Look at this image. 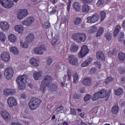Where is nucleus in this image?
<instances>
[{
	"label": "nucleus",
	"instance_id": "64",
	"mask_svg": "<svg viewBox=\"0 0 125 125\" xmlns=\"http://www.w3.org/2000/svg\"><path fill=\"white\" fill-rule=\"evenodd\" d=\"M55 13H56V10H53L50 12V14H51L52 15L55 14Z\"/></svg>",
	"mask_w": 125,
	"mask_h": 125
},
{
	"label": "nucleus",
	"instance_id": "37",
	"mask_svg": "<svg viewBox=\"0 0 125 125\" xmlns=\"http://www.w3.org/2000/svg\"><path fill=\"white\" fill-rule=\"evenodd\" d=\"M104 4V0H98L96 4L97 7H102Z\"/></svg>",
	"mask_w": 125,
	"mask_h": 125
},
{
	"label": "nucleus",
	"instance_id": "17",
	"mask_svg": "<svg viewBox=\"0 0 125 125\" xmlns=\"http://www.w3.org/2000/svg\"><path fill=\"white\" fill-rule=\"evenodd\" d=\"M16 93V90L12 89H5L3 91V94L6 96L8 95H14Z\"/></svg>",
	"mask_w": 125,
	"mask_h": 125
},
{
	"label": "nucleus",
	"instance_id": "32",
	"mask_svg": "<svg viewBox=\"0 0 125 125\" xmlns=\"http://www.w3.org/2000/svg\"><path fill=\"white\" fill-rule=\"evenodd\" d=\"M118 59L119 61H124L125 60V54L124 52H120L118 54Z\"/></svg>",
	"mask_w": 125,
	"mask_h": 125
},
{
	"label": "nucleus",
	"instance_id": "39",
	"mask_svg": "<svg viewBox=\"0 0 125 125\" xmlns=\"http://www.w3.org/2000/svg\"><path fill=\"white\" fill-rule=\"evenodd\" d=\"M124 90L122 88H119L118 90H115V93L116 95L120 96L122 95Z\"/></svg>",
	"mask_w": 125,
	"mask_h": 125
},
{
	"label": "nucleus",
	"instance_id": "19",
	"mask_svg": "<svg viewBox=\"0 0 125 125\" xmlns=\"http://www.w3.org/2000/svg\"><path fill=\"white\" fill-rule=\"evenodd\" d=\"M93 59L92 58H89L85 60L81 64V67H87L89 64H91L92 62Z\"/></svg>",
	"mask_w": 125,
	"mask_h": 125
},
{
	"label": "nucleus",
	"instance_id": "63",
	"mask_svg": "<svg viewBox=\"0 0 125 125\" xmlns=\"http://www.w3.org/2000/svg\"><path fill=\"white\" fill-rule=\"evenodd\" d=\"M61 86L63 88H64V87H66V86H65V83H66V82H65V81H64L63 82H61Z\"/></svg>",
	"mask_w": 125,
	"mask_h": 125
},
{
	"label": "nucleus",
	"instance_id": "44",
	"mask_svg": "<svg viewBox=\"0 0 125 125\" xmlns=\"http://www.w3.org/2000/svg\"><path fill=\"white\" fill-rule=\"evenodd\" d=\"M46 89V86H44V85H42V84H41L40 89V91L41 92H42V93H43L44 91H45V89Z\"/></svg>",
	"mask_w": 125,
	"mask_h": 125
},
{
	"label": "nucleus",
	"instance_id": "60",
	"mask_svg": "<svg viewBox=\"0 0 125 125\" xmlns=\"http://www.w3.org/2000/svg\"><path fill=\"white\" fill-rule=\"evenodd\" d=\"M90 33H95L96 32V28H92L90 29Z\"/></svg>",
	"mask_w": 125,
	"mask_h": 125
},
{
	"label": "nucleus",
	"instance_id": "55",
	"mask_svg": "<svg viewBox=\"0 0 125 125\" xmlns=\"http://www.w3.org/2000/svg\"><path fill=\"white\" fill-rule=\"evenodd\" d=\"M91 111L93 113H97L98 111V107L96 106L95 107H93Z\"/></svg>",
	"mask_w": 125,
	"mask_h": 125
},
{
	"label": "nucleus",
	"instance_id": "26",
	"mask_svg": "<svg viewBox=\"0 0 125 125\" xmlns=\"http://www.w3.org/2000/svg\"><path fill=\"white\" fill-rule=\"evenodd\" d=\"M73 8L75 11H80L81 10V4L79 2H74L73 3Z\"/></svg>",
	"mask_w": 125,
	"mask_h": 125
},
{
	"label": "nucleus",
	"instance_id": "40",
	"mask_svg": "<svg viewBox=\"0 0 125 125\" xmlns=\"http://www.w3.org/2000/svg\"><path fill=\"white\" fill-rule=\"evenodd\" d=\"M6 39V37H5V35H4V33L3 32H0V41L1 42H5V39Z\"/></svg>",
	"mask_w": 125,
	"mask_h": 125
},
{
	"label": "nucleus",
	"instance_id": "33",
	"mask_svg": "<svg viewBox=\"0 0 125 125\" xmlns=\"http://www.w3.org/2000/svg\"><path fill=\"white\" fill-rule=\"evenodd\" d=\"M42 71H39L38 72L34 71L33 73V77L34 79H39L41 78L42 75Z\"/></svg>",
	"mask_w": 125,
	"mask_h": 125
},
{
	"label": "nucleus",
	"instance_id": "1",
	"mask_svg": "<svg viewBox=\"0 0 125 125\" xmlns=\"http://www.w3.org/2000/svg\"><path fill=\"white\" fill-rule=\"evenodd\" d=\"M110 97V94L107 92L106 90L102 89L98 92L95 93L92 98V100L96 101L99 98H105V101H108Z\"/></svg>",
	"mask_w": 125,
	"mask_h": 125
},
{
	"label": "nucleus",
	"instance_id": "3",
	"mask_svg": "<svg viewBox=\"0 0 125 125\" xmlns=\"http://www.w3.org/2000/svg\"><path fill=\"white\" fill-rule=\"evenodd\" d=\"M42 103V100L39 98L33 97L31 99L28 104L31 110H36Z\"/></svg>",
	"mask_w": 125,
	"mask_h": 125
},
{
	"label": "nucleus",
	"instance_id": "22",
	"mask_svg": "<svg viewBox=\"0 0 125 125\" xmlns=\"http://www.w3.org/2000/svg\"><path fill=\"white\" fill-rule=\"evenodd\" d=\"M51 83H52V79H44L42 81L41 84L45 86H48L50 85Z\"/></svg>",
	"mask_w": 125,
	"mask_h": 125
},
{
	"label": "nucleus",
	"instance_id": "59",
	"mask_svg": "<svg viewBox=\"0 0 125 125\" xmlns=\"http://www.w3.org/2000/svg\"><path fill=\"white\" fill-rule=\"evenodd\" d=\"M3 107H4V104L0 102V112H1L2 111Z\"/></svg>",
	"mask_w": 125,
	"mask_h": 125
},
{
	"label": "nucleus",
	"instance_id": "18",
	"mask_svg": "<svg viewBox=\"0 0 125 125\" xmlns=\"http://www.w3.org/2000/svg\"><path fill=\"white\" fill-rule=\"evenodd\" d=\"M0 26L2 31H8V29H9V24L6 21L1 22Z\"/></svg>",
	"mask_w": 125,
	"mask_h": 125
},
{
	"label": "nucleus",
	"instance_id": "50",
	"mask_svg": "<svg viewBox=\"0 0 125 125\" xmlns=\"http://www.w3.org/2000/svg\"><path fill=\"white\" fill-rule=\"evenodd\" d=\"M94 64L96 65V66H97V67H99V69H100V68H101V62L99 61H97L95 62Z\"/></svg>",
	"mask_w": 125,
	"mask_h": 125
},
{
	"label": "nucleus",
	"instance_id": "54",
	"mask_svg": "<svg viewBox=\"0 0 125 125\" xmlns=\"http://www.w3.org/2000/svg\"><path fill=\"white\" fill-rule=\"evenodd\" d=\"M70 114L73 115V116H76L77 112H76V110L72 108L70 110Z\"/></svg>",
	"mask_w": 125,
	"mask_h": 125
},
{
	"label": "nucleus",
	"instance_id": "5",
	"mask_svg": "<svg viewBox=\"0 0 125 125\" xmlns=\"http://www.w3.org/2000/svg\"><path fill=\"white\" fill-rule=\"evenodd\" d=\"M16 82L19 85V89L23 90L26 88V83H27V79H17Z\"/></svg>",
	"mask_w": 125,
	"mask_h": 125
},
{
	"label": "nucleus",
	"instance_id": "29",
	"mask_svg": "<svg viewBox=\"0 0 125 125\" xmlns=\"http://www.w3.org/2000/svg\"><path fill=\"white\" fill-rule=\"evenodd\" d=\"M10 51L14 55H18L19 53V51L18 50V48L16 47L12 46L10 48Z\"/></svg>",
	"mask_w": 125,
	"mask_h": 125
},
{
	"label": "nucleus",
	"instance_id": "36",
	"mask_svg": "<svg viewBox=\"0 0 125 125\" xmlns=\"http://www.w3.org/2000/svg\"><path fill=\"white\" fill-rule=\"evenodd\" d=\"M81 22H82V19L80 18H76L73 21V23L74 25H75L76 26H77V25H80Z\"/></svg>",
	"mask_w": 125,
	"mask_h": 125
},
{
	"label": "nucleus",
	"instance_id": "6",
	"mask_svg": "<svg viewBox=\"0 0 125 125\" xmlns=\"http://www.w3.org/2000/svg\"><path fill=\"white\" fill-rule=\"evenodd\" d=\"M0 3L5 8L8 9L11 8L14 5V3L11 0H0Z\"/></svg>",
	"mask_w": 125,
	"mask_h": 125
},
{
	"label": "nucleus",
	"instance_id": "25",
	"mask_svg": "<svg viewBox=\"0 0 125 125\" xmlns=\"http://www.w3.org/2000/svg\"><path fill=\"white\" fill-rule=\"evenodd\" d=\"M35 40V36L33 33L29 34L26 36V41L27 42H32Z\"/></svg>",
	"mask_w": 125,
	"mask_h": 125
},
{
	"label": "nucleus",
	"instance_id": "51",
	"mask_svg": "<svg viewBox=\"0 0 125 125\" xmlns=\"http://www.w3.org/2000/svg\"><path fill=\"white\" fill-rule=\"evenodd\" d=\"M111 82H113V79H106L104 81V83H105V84H109Z\"/></svg>",
	"mask_w": 125,
	"mask_h": 125
},
{
	"label": "nucleus",
	"instance_id": "45",
	"mask_svg": "<svg viewBox=\"0 0 125 125\" xmlns=\"http://www.w3.org/2000/svg\"><path fill=\"white\" fill-rule=\"evenodd\" d=\"M118 72L119 73H120V74H121V75H124V74H125V68L121 67L119 68L118 69Z\"/></svg>",
	"mask_w": 125,
	"mask_h": 125
},
{
	"label": "nucleus",
	"instance_id": "8",
	"mask_svg": "<svg viewBox=\"0 0 125 125\" xmlns=\"http://www.w3.org/2000/svg\"><path fill=\"white\" fill-rule=\"evenodd\" d=\"M67 60L71 65L73 66H78L79 65V60L74 55H71L68 56Z\"/></svg>",
	"mask_w": 125,
	"mask_h": 125
},
{
	"label": "nucleus",
	"instance_id": "49",
	"mask_svg": "<svg viewBox=\"0 0 125 125\" xmlns=\"http://www.w3.org/2000/svg\"><path fill=\"white\" fill-rule=\"evenodd\" d=\"M73 98L74 99H80V98H82V96L78 94H75L73 95Z\"/></svg>",
	"mask_w": 125,
	"mask_h": 125
},
{
	"label": "nucleus",
	"instance_id": "61",
	"mask_svg": "<svg viewBox=\"0 0 125 125\" xmlns=\"http://www.w3.org/2000/svg\"><path fill=\"white\" fill-rule=\"evenodd\" d=\"M67 76H68V79H71V71L70 70L67 71Z\"/></svg>",
	"mask_w": 125,
	"mask_h": 125
},
{
	"label": "nucleus",
	"instance_id": "42",
	"mask_svg": "<svg viewBox=\"0 0 125 125\" xmlns=\"http://www.w3.org/2000/svg\"><path fill=\"white\" fill-rule=\"evenodd\" d=\"M101 21H104L105 17H106V13L104 11H101L100 13Z\"/></svg>",
	"mask_w": 125,
	"mask_h": 125
},
{
	"label": "nucleus",
	"instance_id": "2",
	"mask_svg": "<svg viewBox=\"0 0 125 125\" xmlns=\"http://www.w3.org/2000/svg\"><path fill=\"white\" fill-rule=\"evenodd\" d=\"M72 38L77 43H82V42H84L86 41V35L83 33H74L72 35Z\"/></svg>",
	"mask_w": 125,
	"mask_h": 125
},
{
	"label": "nucleus",
	"instance_id": "57",
	"mask_svg": "<svg viewBox=\"0 0 125 125\" xmlns=\"http://www.w3.org/2000/svg\"><path fill=\"white\" fill-rule=\"evenodd\" d=\"M52 63V60L51 59H48L47 60V65L49 66L50 65H51Z\"/></svg>",
	"mask_w": 125,
	"mask_h": 125
},
{
	"label": "nucleus",
	"instance_id": "41",
	"mask_svg": "<svg viewBox=\"0 0 125 125\" xmlns=\"http://www.w3.org/2000/svg\"><path fill=\"white\" fill-rule=\"evenodd\" d=\"M119 106L115 105L112 108V112L113 114H117L119 112Z\"/></svg>",
	"mask_w": 125,
	"mask_h": 125
},
{
	"label": "nucleus",
	"instance_id": "27",
	"mask_svg": "<svg viewBox=\"0 0 125 125\" xmlns=\"http://www.w3.org/2000/svg\"><path fill=\"white\" fill-rule=\"evenodd\" d=\"M79 50V45L77 44H73L71 45L70 50L71 52H77Z\"/></svg>",
	"mask_w": 125,
	"mask_h": 125
},
{
	"label": "nucleus",
	"instance_id": "13",
	"mask_svg": "<svg viewBox=\"0 0 125 125\" xmlns=\"http://www.w3.org/2000/svg\"><path fill=\"white\" fill-rule=\"evenodd\" d=\"M34 22L35 19H34V17H29L26 20L22 21V24L24 26H26V27H29V26H31Z\"/></svg>",
	"mask_w": 125,
	"mask_h": 125
},
{
	"label": "nucleus",
	"instance_id": "12",
	"mask_svg": "<svg viewBox=\"0 0 125 125\" xmlns=\"http://www.w3.org/2000/svg\"><path fill=\"white\" fill-rule=\"evenodd\" d=\"M43 51H46V48L44 44H42L39 47H36L34 49V53L36 54H43Z\"/></svg>",
	"mask_w": 125,
	"mask_h": 125
},
{
	"label": "nucleus",
	"instance_id": "15",
	"mask_svg": "<svg viewBox=\"0 0 125 125\" xmlns=\"http://www.w3.org/2000/svg\"><path fill=\"white\" fill-rule=\"evenodd\" d=\"M48 89L50 92H56V91H57V90L59 89L58 84L57 83H50V84L48 86Z\"/></svg>",
	"mask_w": 125,
	"mask_h": 125
},
{
	"label": "nucleus",
	"instance_id": "47",
	"mask_svg": "<svg viewBox=\"0 0 125 125\" xmlns=\"http://www.w3.org/2000/svg\"><path fill=\"white\" fill-rule=\"evenodd\" d=\"M89 100H90V96L89 94H87L85 97H84V101L85 102H87Z\"/></svg>",
	"mask_w": 125,
	"mask_h": 125
},
{
	"label": "nucleus",
	"instance_id": "58",
	"mask_svg": "<svg viewBox=\"0 0 125 125\" xmlns=\"http://www.w3.org/2000/svg\"><path fill=\"white\" fill-rule=\"evenodd\" d=\"M57 39H55V37H54V38L52 39V44H53V45H54V44H55V43H56V42H57Z\"/></svg>",
	"mask_w": 125,
	"mask_h": 125
},
{
	"label": "nucleus",
	"instance_id": "4",
	"mask_svg": "<svg viewBox=\"0 0 125 125\" xmlns=\"http://www.w3.org/2000/svg\"><path fill=\"white\" fill-rule=\"evenodd\" d=\"M82 2L85 4L82 6V11L83 13H87L89 11V6L87 4L92 3L93 0H82Z\"/></svg>",
	"mask_w": 125,
	"mask_h": 125
},
{
	"label": "nucleus",
	"instance_id": "30",
	"mask_svg": "<svg viewBox=\"0 0 125 125\" xmlns=\"http://www.w3.org/2000/svg\"><path fill=\"white\" fill-rule=\"evenodd\" d=\"M120 31H121V25H117L115 27L113 33V37H116L118 35H119V33H120Z\"/></svg>",
	"mask_w": 125,
	"mask_h": 125
},
{
	"label": "nucleus",
	"instance_id": "23",
	"mask_svg": "<svg viewBox=\"0 0 125 125\" xmlns=\"http://www.w3.org/2000/svg\"><path fill=\"white\" fill-rule=\"evenodd\" d=\"M15 31L18 32L19 34H22L24 32V29L23 28V26L21 24L17 25L14 28Z\"/></svg>",
	"mask_w": 125,
	"mask_h": 125
},
{
	"label": "nucleus",
	"instance_id": "10",
	"mask_svg": "<svg viewBox=\"0 0 125 125\" xmlns=\"http://www.w3.org/2000/svg\"><path fill=\"white\" fill-rule=\"evenodd\" d=\"M87 20V23H95L98 22L99 16L98 14L92 15V17H88Z\"/></svg>",
	"mask_w": 125,
	"mask_h": 125
},
{
	"label": "nucleus",
	"instance_id": "31",
	"mask_svg": "<svg viewBox=\"0 0 125 125\" xmlns=\"http://www.w3.org/2000/svg\"><path fill=\"white\" fill-rule=\"evenodd\" d=\"M83 83L84 85L90 86V85H91V80L89 79H84L83 81Z\"/></svg>",
	"mask_w": 125,
	"mask_h": 125
},
{
	"label": "nucleus",
	"instance_id": "16",
	"mask_svg": "<svg viewBox=\"0 0 125 125\" xmlns=\"http://www.w3.org/2000/svg\"><path fill=\"white\" fill-rule=\"evenodd\" d=\"M7 102L10 108H12V107H14V106L17 105V101L13 97L8 98Z\"/></svg>",
	"mask_w": 125,
	"mask_h": 125
},
{
	"label": "nucleus",
	"instance_id": "56",
	"mask_svg": "<svg viewBox=\"0 0 125 125\" xmlns=\"http://www.w3.org/2000/svg\"><path fill=\"white\" fill-rule=\"evenodd\" d=\"M17 79H27V77L25 74H23L19 76Z\"/></svg>",
	"mask_w": 125,
	"mask_h": 125
},
{
	"label": "nucleus",
	"instance_id": "34",
	"mask_svg": "<svg viewBox=\"0 0 125 125\" xmlns=\"http://www.w3.org/2000/svg\"><path fill=\"white\" fill-rule=\"evenodd\" d=\"M103 33H104V29L103 28V27H100L97 31V34L96 35V37L99 38L100 36L103 35Z\"/></svg>",
	"mask_w": 125,
	"mask_h": 125
},
{
	"label": "nucleus",
	"instance_id": "52",
	"mask_svg": "<svg viewBox=\"0 0 125 125\" xmlns=\"http://www.w3.org/2000/svg\"><path fill=\"white\" fill-rule=\"evenodd\" d=\"M96 68L95 67L92 68L90 70V74H95L96 73Z\"/></svg>",
	"mask_w": 125,
	"mask_h": 125
},
{
	"label": "nucleus",
	"instance_id": "7",
	"mask_svg": "<svg viewBox=\"0 0 125 125\" xmlns=\"http://www.w3.org/2000/svg\"><path fill=\"white\" fill-rule=\"evenodd\" d=\"M87 53H88V48L86 45H83L78 54V57L79 58H83Z\"/></svg>",
	"mask_w": 125,
	"mask_h": 125
},
{
	"label": "nucleus",
	"instance_id": "11",
	"mask_svg": "<svg viewBox=\"0 0 125 125\" xmlns=\"http://www.w3.org/2000/svg\"><path fill=\"white\" fill-rule=\"evenodd\" d=\"M28 14H29V12H28V10L27 9H21L20 10V12L17 16V18L20 20H21L24 17L28 16Z\"/></svg>",
	"mask_w": 125,
	"mask_h": 125
},
{
	"label": "nucleus",
	"instance_id": "24",
	"mask_svg": "<svg viewBox=\"0 0 125 125\" xmlns=\"http://www.w3.org/2000/svg\"><path fill=\"white\" fill-rule=\"evenodd\" d=\"M30 63L34 67H39V60L32 58L30 60Z\"/></svg>",
	"mask_w": 125,
	"mask_h": 125
},
{
	"label": "nucleus",
	"instance_id": "43",
	"mask_svg": "<svg viewBox=\"0 0 125 125\" xmlns=\"http://www.w3.org/2000/svg\"><path fill=\"white\" fill-rule=\"evenodd\" d=\"M63 110H64V106L63 105H60L56 107V111L57 112H60V113H62Z\"/></svg>",
	"mask_w": 125,
	"mask_h": 125
},
{
	"label": "nucleus",
	"instance_id": "9",
	"mask_svg": "<svg viewBox=\"0 0 125 125\" xmlns=\"http://www.w3.org/2000/svg\"><path fill=\"white\" fill-rule=\"evenodd\" d=\"M13 69L12 67H9L5 69L4 75L6 77V79H12L13 77Z\"/></svg>",
	"mask_w": 125,
	"mask_h": 125
},
{
	"label": "nucleus",
	"instance_id": "35",
	"mask_svg": "<svg viewBox=\"0 0 125 125\" xmlns=\"http://www.w3.org/2000/svg\"><path fill=\"white\" fill-rule=\"evenodd\" d=\"M124 39H125V33H124V32H121L118 37V42H123V41H124Z\"/></svg>",
	"mask_w": 125,
	"mask_h": 125
},
{
	"label": "nucleus",
	"instance_id": "53",
	"mask_svg": "<svg viewBox=\"0 0 125 125\" xmlns=\"http://www.w3.org/2000/svg\"><path fill=\"white\" fill-rule=\"evenodd\" d=\"M72 76L73 77V79H79V75L78 74V73L76 72H74Z\"/></svg>",
	"mask_w": 125,
	"mask_h": 125
},
{
	"label": "nucleus",
	"instance_id": "20",
	"mask_svg": "<svg viewBox=\"0 0 125 125\" xmlns=\"http://www.w3.org/2000/svg\"><path fill=\"white\" fill-rule=\"evenodd\" d=\"M97 55V59L98 60H102V61H105V55H104V53L103 52H97L96 53Z\"/></svg>",
	"mask_w": 125,
	"mask_h": 125
},
{
	"label": "nucleus",
	"instance_id": "14",
	"mask_svg": "<svg viewBox=\"0 0 125 125\" xmlns=\"http://www.w3.org/2000/svg\"><path fill=\"white\" fill-rule=\"evenodd\" d=\"M1 60L5 62H9L10 61V55L8 52H5L1 53L0 55Z\"/></svg>",
	"mask_w": 125,
	"mask_h": 125
},
{
	"label": "nucleus",
	"instance_id": "21",
	"mask_svg": "<svg viewBox=\"0 0 125 125\" xmlns=\"http://www.w3.org/2000/svg\"><path fill=\"white\" fill-rule=\"evenodd\" d=\"M1 116L5 121H9V113L8 112L3 110L1 111Z\"/></svg>",
	"mask_w": 125,
	"mask_h": 125
},
{
	"label": "nucleus",
	"instance_id": "28",
	"mask_svg": "<svg viewBox=\"0 0 125 125\" xmlns=\"http://www.w3.org/2000/svg\"><path fill=\"white\" fill-rule=\"evenodd\" d=\"M8 39L11 42H16V41H17V38H16V36L14 34H10Z\"/></svg>",
	"mask_w": 125,
	"mask_h": 125
},
{
	"label": "nucleus",
	"instance_id": "38",
	"mask_svg": "<svg viewBox=\"0 0 125 125\" xmlns=\"http://www.w3.org/2000/svg\"><path fill=\"white\" fill-rule=\"evenodd\" d=\"M104 37L108 42L112 40V34L109 32L106 33L104 35Z\"/></svg>",
	"mask_w": 125,
	"mask_h": 125
},
{
	"label": "nucleus",
	"instance_id": "62",
	"mask_svg": "<svg viewBox=\"0 0 125 125\" xmlns=\"http://www.w3.org/2000/svg\"><path fill=\"white\" fill-rule=\"evenodd\" d=\"M21 97L23 99H26V98H27V96L25 94H21Z\"/></svg>",
	"mask_w": 125,
	"mask_h": 125
},
{
	"label": "nucleus",
	"instance_id": "48",
	"mask_svg": "<svg viewBox=\"0 0 125 125\" xmlns=\"http://www.w3.org/2000/svg\"><path fill=\"white\" fill-rule=\"evenodd\" d=\"M44 26L46 29H49V28H50V23L46 21L44 24Z\"/></svg>",
	"mask_w": 125,
	"mask_h": 125
},
{
	"label": "nucleus",
	"instance_id": "46",
	"mask_svg": "<svg viewBox=\"0 0 125 125\" xmlns=\"http://www.w3.org/2000/svg\"><path fill=\"white\" fill-rule=\"evenodd\" d=\"M21 45L23 48H28L29 45L25 42H21Z\"/></svg>",
	"mask_w": 125,
	"mask_h": 125
}]
</instances>
